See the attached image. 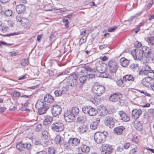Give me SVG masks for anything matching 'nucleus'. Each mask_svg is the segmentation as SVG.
<instances>
[{
    "label": "nucleus",
    "mask_w": 154,
    "mask_h": 154,
    "mask_svg": "<svg viewBox=\"0 0 154 154\" xmlns=\"http://www.w3.org/2000/svg\"><path fill=\"white\" fill-rule=\"evenodd\" d=\"M106 137V135L103 132H97L94 134V139L97 143H101L105 141Z\"/></svg>",
    "instance_id": "2"
},
{
    "label": "nucleus",
    "mask_w": 154,
    "mask_h": 154,
    "mask_svg": "<svg viewBox=\"0 0 154 154\" xmlns=\"http://www.w3.org/2000/svg\"><path fill=\"white\" fill-rule=\"evenodd\" d=\"M12 11L10 10H6L4 12V14L5 16L7 17H9L11 15Z\"/></svg>",
    "instance_id": "47"
},
{
    "label": "nucleus",
    "mask_w": 154,
    "mask_h": 154,
    "mask_svg": "<svg viewBox=\"0 0 154 154\" xmlns=\"http://www.w3.org/2000/svg\"><path fill=\"white\" fill-rule=\"evenodd\" d=\"M97 125L95 122H93L90 125V127L91 129L94 130L97 128Z\"/></svg>",
    "instance_id": "51"
},
{
    "label": "nucleus",
    "mask_w": 154,
    "mask_h": 154,
    "mask_svg": "<svg viewBox=\"0 0 154 154\" xmlns=\"http://www.w3.org/2000/svg\"><path fill=\"white\" fill-rule=\"evenodd\" d=\"M101 148L103 154H110L113 150L112 146L106 144H103Z\"/></svg>",
    "instance_id": "7"
},
{
    "label": "nucleus",
    "mask_w": 154,
    "mask_h": 154,
    "mask_svg": "<svg viewBox=\"0 0 154 154\" xmlns=\"http://www.w3.org/2000/svg\"><path fill=\"white\" fill-rule=\"evenodd\" d=\"M45 105H46L42 101L40 100H38L36 104L35 105V107L38 109H41L42 107L44 106Z\"/></svg>",
    "instance_id": "33"
},
{
    "label": "nucleus",
    "mask_w": 154,
    "mask_h": 154,
    "mask_svg": "<svg viewBox=\"0 0 154 154\" xmlns=\"http://www.w3.org/2000/svg\"><path fill=\"white\" fill-rule=\"evenodd\" d=\"M142 45V44L140 42L138 41H136L134 44V47L136 48L140 47Z\"/></svg>",
    "instance_id": "56"
},
{
    "label": "nucleus",
    "mask_w": 154,
    "mask_h": 154,
    "mask_svg": "<svg viewBox=\"0 0 154 154\" xmlns=\"http://www.w3.org/2000/svg\"><path fill=\"white\" fill-rule=\"evenodd\" d=\"M84 66V70H85L86 71L91 72H95L96 71V69H95V68L92 69L89 66H86L85 65Z\"/></svg>",
    "instance_id": "37"
},
{
    "label": "nucleus",
    "mask_w": 154,
    "mask_h": 154,
    "mask_svg": "<svg viewBox=\"0 0 154 154\" xmlns=\"http://www.w3.org/2000/svg\"><path fill=\"white\" fill-rule=\"evenodd\" d=\"M104 64L102 63L99 61H97L95 63V69H96V71H97L100 73H102L106 69V67L104 66Z\"/></svg>",
    "instance_id": "11"
},
{
    "label": "nucleus",
    "mask_w": 154,
    "mask_h": 154,
    "mask_svg": "<svg viewBox=\"0 0 154 154\" xmlns=\"http://www.w3.org/2000/svg\"><path fill=\"white\" fill-rule=\"evenodd\" d=\"M142 114V111L140 109H135L132 112V115L134 118L137 119Z\"/></svg>",
    "instance_id": "18"
},
{
    "label": "nucleus",
    "mask_w": 154,
    "mask_h": 154,
    "mask_svg": "<svg viewBox=\"0 0 154 154\" xmlns=\"http://www.w3.org/2000/svg\"><path fill=\"white\" fill-rule=\"evenodd\" d=\"M105 90L104 86L100 85H94L92 89L93 92L98 96L101 95L104 93Z\"/></svg>",
    "instance_id": "4"
},
{
    "label": "nucleus",
    "mask_w": 154,
    "mask_h": 154,
    "mask_svg": "<svg viewBox=\"0 0 154 154\" xmlns=\"http://www.w3.org/2000/svg\"><path fill=\"white\" fill-rule=\"evenodd\" d=\"M86 119V117L85 115L80 114L77 118V121L80 123H83L85 122Z\"/></svg>",
    "instance_id": "23"
},
{
    "label": "nucleus",
    "mask_w": 154,
    "mask_h": 154,
    "mask_svg": "<svg viewBox=\"0 0 154 154\" xmlns=\"http://www.w3.org/2000/svg\"><path fill=\"white\" fill-rule=\"evenodd\" d=\"M79 76L88 77V74L85 70H82L79 72Z\"/></svg>",
    "instance_id": "45"
},
{
    "label": "nucleus",
    "mask_w": 154,
    "mask_h": 154,
    "mask_svg": "<svg viewBox=\"0 0 154 154\" xmlns=\"http://www.w3.org/2000/svg\"><path fill=\"white\" fill-rule=\"evenodd\" d=\"M35 145H41V146L42 148L43 149L44 148V146L42 145L41 143L39 140H35Z\"/></svg>",
    "instance_id": "62"
},
{
    "label": "nucleus",
    "mask_w": 154,
    "mask_h": 154,
    "mask_svg": "<svg viewBox=\"0 0 154 154\" xmlns=\"http://www.w3.org/2000/svg\"><path fill=\"white\" fill-rule=\"evenodd\" d=\"M70 111L75 117L79 113V110L77 107H73Z\"/></svg>",
    "instance_id": "31"
},
{
    "label": "nucleus",
    "mask_w": 154,
    "mask_h": 154,
    "mask_svg": "<svg viewBox=\"0 0 154 154\" xmlns=\"http://www.w3.org/2000/svg\"><path fill=\"white\" fill-rule=\"evenodd\" d=\"M101 100V99L100 98H97L96 97L91 99V101L94 104H99L100 103Z\"/></svg>",
    "instance_id": "41"
},
{
    "label": "nucleus",
    "mask_w": 154,
    "mask_h": 154,
    "mask_svg": "<svg viewBox=\"0 0 154 154\" xmlns=\"http://www.w3.org/2000/svg\"><path fill=\"white\" fill-rule=\"evenodd\" d=\"M151 79L148 77H145L143 79L141 83L146 87H148L150 85V82Z\"/></svg>",
    "instance_id": "25"
},
{
    "label": "nucleus",
    "mask_w": 154,
    "mask_h": 154,
    "mask_svg": "<svg viewBox=\"0 0 154 154\" xmlns=\"http://www.w3.org/2000/svg\"><path fill=\"white\" fill-rule=\"evenodd\" d=\"M43 138L44 139H47L48 137V133L47 131H44L42 133Z\"/></svg>",
    "instance_id": "46"
},
{
    "label": "nucleus",
    "mask_w": 154,
    "mask_h": 154,
    "mask_svg": "<svg viewBox=\"0 0 154 154\" xmlns=\"http://www.w3.org/2000/svg\"><path fill=\"white\" fill-rule=\"evenodd\" d=\"M123 80L125 82L129 81L132 82L134 80L133 76L131 75H127L124 76L123 77Z\"/></svg>",
    "instance_id": "26"
},
{
    "label": "nucleus",
    "mask_w": 154,
    "mask_h": 154,
    "mask_svg": "<svg viewBox=\"0 0 154 154\" xmlns=\"http://www.w3.org/2000/svg\"><path fill=\"white\" fill-rule=\"evenodd\" d=\"M56 34V32H52L51 33L50 35L49 36L50 40L51 42H53L55 40V35Z\"/></svg>",
    "instance_id": "44"
},
{
    "label": "nucleus",
    "mask_w": 154,
    "mask_h": 154,
    "mask_svg": "<svg viewBox=\"0 0 154 154\" xmlns=\"http://www.w3.org/2000/svg\"><path fill=\"white\" fill-rule=\"evenodd\" d=\"M122 97V95L120 93H116L111 95L109 98V100L111 101H118Z\"/></svg>",
    "instance_id": "12"
},
{
    "label": "nucleus",
    "mask_w": 154,
    "mask_h": 154,
    "mask_svg": "<svg viewBox=\"0 0 154 154\" xmlns=\"http://www.w3.org/2000/svg\"><path fill=\"white\" fill-rule=\"evenodd\" d=\"M139 137L138 136H133L132 139V141L136 143H137L139 141Z\"/></svg>",
    "instance_id": "53"
},
{
    "label": "nucleus",
    "mask_w": 154,
    "mask_h": 154,
    "mask_svg": "<svg viewBox=\"0 0 154 154\" xmlns=\"http://www.w3.org/2000/svg\"><path fill=\"white\" fill-rule=\"evenodd\" d=\"M148 39L150 44L152 45H153L154 44L153 36H152L150 37H148Z\"/></svg>",
    "instance_id": "58"
},
{
    "label": "nucleus",
    "mask_w": 154,
    "mask_h": 154,
    "mask_svg": "<svg viewBox=\"0 0 154 154\" xmlns=\"http://www.w3.org/2000/svg\"><path fill=\"white\" fill-rule=\"evenodd\" d=\"M134 127L138 131H140L143 129V126L139 121H136L134 124Z\"/></svg>",
    "instance_id": "34"
},
{
    "label": "nucleus",
    "mask_w": 154,
    "mask_h": 154,
    "mask_svg": "<svg viewBox=\"0 0 154 154\" xmlns=\"http://www.w3.org/2000/svg\"><path fill=\"white\" fill-rule=\"evenodd\" d=\"M49 109V106L47 105H45L41 109H38V113L40 115H42L45 113Z\"/></svg>",
    "instance_id": "28"
},
{
    "label": "nucleus",
    "mask_w": 154,
    "mask_h": 154,
    "mask_svg": "<svg viewBox=\"0 0 154 154\" xmlns=\"http://www.w3.org/2000/svg\"><path fill=\"white\" fill-rule=\"evenodd\" d=\"M28 61L26 59H23L21 62V65L24 66H26V65L28 64Z\"/></svg>",
    "instance_id": "50"
},
{
    "label": "nucleus",
    "mask_w": 154,
    "mask_h": 154,
    "mask_svg": "<svg viewBox=\"0 0 154 154\" xmlns=\"http://www.w3.org/2000/svg\"><path fill=\"white\" fill-rule=\"evenodd\" d=\"M44 101L47 103H51L54 100V99L52 96L50 94L46 95L44 98Z\"/></svg>",
    "instance_id": "29"
},
{
    "label": "nucleus",
    "mask_w": 154,
    "mask_h": 154,
    "mask_svg": "<svg viewBox=\"0 0 154 154\" xmlns=\"http://www.w3.org/2000/svg\"><path fill=\"white\" fill-rule=\"evenodd\" d=\"M141 49L142 50H143V54L144 56L146 58L150 56L151 52L149 51L150 49L149 48L144 46Z\"/></svg>",
    "instance_id": "19"
},
{
    "label": "nucleus",
    "mask_w": 154,
    "mask_h": 154,
    "mask_svg": "<svg viewBox=\"0 0 154 154\" xmlns=\"http://www.w3.org/2000/svg\"><path fill=\"white\" fill-rule=\"evenodd\" d=\"M117 26H114L113 27L110 28L108 30L109 32H113L115 31V30L117 28Z\"/></svg>",
    "instance_id": "60"
},
{
    "label": "nucleus",
    "mask_w": 154,
    "mask_h": 154,
    "mask_svg": "<svg viewBox=\"0 0 154 154\" xmlns=\"http://www.w3.org/2000/svg\"><path fill=\"white\" fill-rule=\"evenodd\" d=\"M16 10L18 14H20L23 12L26 9L25 6L23 5H17L16 8Z\"/></svg>",
    "instance_id": "22"
},
{
    "label": "nucleus",
    "mask_w": 154,
    "mask_h": 154,
    "mask_svg": "<svg viewBox=\"0 0 154 154\" xmlns=\"http://www.w3.org/2000/svg\"><path fill=\"white\" fill-rule=\"evenodd\" d=\"M64 116L66 121L68 122L72 121L75 117V116L71 113L70 111L65 113Z\"/></svg>",
    "instance_id": "14"
},
{
    "label": "nucleus",
    "mask_w": 154,
    "mask_h": 154,
    "mask_svg": "<svg viewBox=\"0 0 154 154\" xmlns=\"http://www.w3.org/2000/svg\"><path fill=\"white\" fill-rule=\"evenodd\" d=\"M144 69L140 70L139 72L140 75H148L149 72L151 71V68L147 65L144 67Z\"/></svg>",
    "instance_id": "17"
},
{
    "label": "nucleus",
    "mask_w": 154,
    "mask_h": 154,
    "mask_svg": "<svg viewBox=\"0 0 154 154\" xmlns=\"http://www.w3.org/2000/svg\"><path fill=\"white\" fill-rule=\"evenodd\" d=\"M81 149L82 151L85 153H88L90 150V147L85 144H83L81 146Z\"/></svg>",
    "instance_id": "30"
},
{
    "label": "nucleus",
    "mask_w": 154,
    "mask_h": 154,
    "mask_svg": "<svg viewBox=\"0 0 154 154\" xmlns=\"http://www.w3.org/2000/svg\"><path fill=\"white\" fill-rule=\"evenodd\" d=\"M8 30V26H1V28L0 29V33H2L6 32Z\"/></svg>",
    "instance_id": "48"
},
{
    "label": "nucleus",
    "mask_w": 154,
    "mask_h": 154,
    "mask_svg": "<svg viewBox=\"0 0 154 154\" xmlns=\"http://www.w3.org/2000/svg\"><path fill=\"white\" fill-rule=\"evenodd\" d=\"M62 21L64 23V25L66 28L69 27V21L67 19H62Z\"/></svg>",
    "instance_id": "57"
},
{
    "label": "nucleus",
    "mask_w": 154,
    "mask_h": 154,
    "mask_svg": "<svg viewBox=\"0 0 154 154\" xmlns=\"http://www.w3.org/2000/svg\"><path fill=\"white\" fill-rule=\"evenodd\" d=\"M100 76L103 78H108L109 74L108 73L105 72L104 71H103L102 73H100Z\"/></svg>",
    "instance_id": "54"
},
{
    "label": "nucleus",
    "mask_w": 154,
    "mask_h": 154,
    "mask_svg": "<svg viewBox=\"0 0 154 154\" xmlns=\"http://www.w3.org/2000/svg\"><path fill=\"white\" fill-rule=\"evenodd\" d=\"M23 18V17H21V14H19L16 17L17 20L19 22H21V20H22Z\"/></svg>",
    "instance_id": "59"
},
{
    "label": "nucleus",
    "mask_w": 154,
    "mask_h": 154,
    "mask_svg": "<svg viewBox=\"0 0 154 154\" xmlns=\"http://www.w3.org/2000/svg\"><path fill=\"white\" fill-rule=\"evenodd\" d=\"M86 127L85 125H82L79 127L77 130L80 134H83L86 131Z\"/></svg>",
    "instance_id": "32"
},
{
    "label": "nucleus",
    "mask_w": 154,
    "mask_h": 154,
    "mask_svg": "<svg viewBox=\"0 0 154 154\" xmlns=\"http://www.w3.org/2000/svg\"><path fill=\"white\" fill-rule=\"evenodd\" d=\"M53 118L52 116H47L46 118L43 121V124L44 125H47L51 123V122L53 121Z\"/></svg>",
    "instance_id": "27"
},
{
    "label": "nucleus",
    "mask_w": 154,
    "mask_h": 154,
    "mask_svg": "<svg viewBox=\"0 0 154 154\" xmlns=\"http://www.w3.org/2000/svg\"><path fill=\"white\" fill-rule=\"evenodd\" d=\"M125 129L124 127L120 126L115 128L113 130L115 134L118 135H121L122 134L123 130Z\"/></svg>",
    "instance_id": "20"
},
{
    "label": "nucleus",
    "mask_w": 154,
    "mask_h": 154,
    "mask_svg": "<svg viewBox=\"0 0 154 154\" xmlns=\"http://www.w3.org/2000/svg\"><path fill=\"white\" fill-rule=\"evenodd\" d=\"M123 81V80L122 79H120L117 81H116L117 85L121 87H124L125 85V82Z\"/></svg>",
    "instance_id": "40"
},
{
    "label": "nucleus",
    "mask_w": 154,
    "mask_h": 154,
    "mask_svg": "<svg viewBox=\"0 0 154 154\" xmlns=\"http://www.w3.org/2000/svg\"><path fill=\"white\" fill-rule=\"evenodd\" d=\"M108 111L107 110L105 109H104L102 111H101L100 113V115L102 116H105L108 114Z\"/></svg>",
    "instance_id": "55"
},
{
    "label": "nucleus",
    "mask_w": 154,
    "mask_h": 154,
    "mask_svg": "<svg viewBox=\"0 0 154 154\" xmlns=\"http://www.w3.org/2000/svg\"><path fill=\"white\" fill-rule=\"evenodd\" d=\"M35 130L37 131H39L42 130V126L41 124H38L35 128Z\"/></svg>",
    "instance_id": "61"
},
{
    "label": "nucleus",
    "mask_w": 154,
    "mask_h": 154,
    "mask_svg": "<svg viewBox=\"0 0 154 154\" xmlns=\"http://www.w3.org/2000/svg\"><path fill=\"white\" fill-rule=\"evenodd\" d=\"M78 79V77L76 74L73 73L64 80V81L68 86L74 87L77 85Z\"/></svg>",
    "instance_id": "1"
},
{
    "label": "nucleus",
    "mask_w": 154,
    "mask_h": 154,
    "mask_svg": "<svg viewBox=\"0 0 154 154\" xmlns=\"http://www.w3.org/2000/svg\"><path fill=\"white\" fill-rule=\"evenodd\" d=\"M21 22L24 26L26 25V26H28L29 25V20L28 19L26 18L23 17Z\"/></svg>",
    "instance_id": "39"
},
{
    "label": "nucleus",
    "mask_w": 154,
    "mask_h": 154,
    "mask_svg": "<svg viewBox=\"0 0 154 154\" xmlns=\"http://www.w3.org/2000/svg\"><path fill=\"white\" fill-rule=\"evenodd\" d=\"M119 61L121 65L124 67H127L129 63V61L125 57L121 58Z\"/></svg>",
    "instance_id": "24"
},
{
    "label": "nucleus",
    "mask_w": 154,
    "mask_h": 154,
    "mask_svg": "<svg viewBox=\"0 0 154 154\" xmlns=\"http://www.w3.org/2000/svg\"><path fill=\"white\" fill-rule=\"evenodd\" d=\"M51 111L53 115L54 116L59 115L62 111L61 106L57 105L53 106Z\"/></svg>",
    "instance_id": "9"
},
{
    "label": "nucleus",
    "mask_w": 154,
    "mask_h": 154,
    "mask_svg": "<svg viewBox=\"0 0 154 154\" xmlns=\"http://www.w3.org/2000/svg\"><path fill=\"white\" fill-rule=\"evenodd\" d=\"M10 95L13 97H19L21 95L20 93L15 90L14 91L10 93Z\"/></svg>",
    "instance_id": "35"
},
{
    "label": "nucleus",
    "mask_w": 154,
    "mask_h": 154,
    "mask_svg": "<svg viewBox=\"0 0 154 154\" xmlns=\"http://www.w3.org/2000/svg\"><path fill=\"white\" fill-rule=\"evenodd\" d=\"M89 111V112L88 114L90 116H95L97 112V111L91 106H90V110Z\"/></svg>",
    "instance_id": "38"
},
{
    "label": "nucleus",
    "mask_w": 154,
    "mask_h": 154,
    "mask_svg": "<svg viewBox=\"0 0 154 154\" xmlns=\"http://www.w3.org/2000/svg\"><path fill=\"white\" fill-rule=\"evenodd\" d=\"M80 142V139L77 138H70L68 141V142L70 145L74 146L78 145Z\"/></svg>",
    "instance_id": "15"
},
{
    "label": "nucleus",
    "mask_w": 154,
    "mask_h": 154,
    "mask_svg": "<svg viewBox=\"0 0 154 154\" xmlns=\"http://www.w3.org/2000/svg\"><path fill=\"white\" fill-rule=\"evenodd\" d=\"M43 149L40 150V151L37 152L35 154H47V152L43 150Z\"/></svg>",
    "instance_id": "64"
},
{
    "label": "nucleus",
    "mask_w": 154,
    "mask_h": 154,
    "mask_svg": "<svg viewBox=\"0 0 154 154\" xmlns=\"http://www.w3.org/2000/svg\"><path fill=\"white\" fill-rule=\"evenodd\" d=\"M16 147L17 149L20 152L23 151L24 148L27 149L28 150L31 149V145L30 143H23L21 142L17 143Z\"/></svg>",
    "instance_id": "8"
},
{
    "label": "nucleus",
    "mask_w": 154,
    "mask_h": 154,
    "mask_svg": "<svg viewBox=\"0 0 154 154\" xmlns=\"http://www.w3.org/2000/svg\"><path fill=\"white\" fill-rule=\"evenodd\" d=\"M131 54L135 60H141L143 57V50L141 49L137 48L132 50Z\"/></svg>",
    "instance_id": "3"
},
{
    "label": "nucleus",
    "mask_w": 154,
    "mask_h": 154,
    "mask_svg": "<svg viewBox=\"0 0 154 154\" xmlns=\"http://www.w3.org/2000/svg\"><path fill=\"white\" fill-rule=\"evenodd\" d=\"M66 88L63 87L61 88L57 89L54 91V94L56 97H59L61 96L65 93L66 90Z\"/></svg>",
    "instance_id": "16"
},
{
    "label": "nucleus",
    "mask_w": 154,
    "mask_h": 154,
    "mask_svg": "<svg viewBox=\"0 0 154 154\" xmlns=\"http://www.w3.org/2000/svg\"><path fill=\"white\" fill-rule=\"evenodd\" d=\"M90 106H84L82 108L83 112L85 114H88L90 110Z\"/></svg>",
    "instance_id": "36"
},
{
    "label": "nucleus",
    "mask_w": 154,
    "mask_h": 154,
    "mask_svg": "<svg viewBox=\"0 0 154 154\" xmlns=\"http://www.w3.org/2000/svg\"><path fill=\"white\" fill-rule=\"evenodd\" d=\"M54 141L57 144H59L61 146L63 144L64 140L63 138L60 135H57L55 138Z\"/></svg>",
    "instance_id": "21"
},
{
    "label": "nucleus",
    "mask_w": 154,
    "mask_h": 154,
    "mask_svg": "<svg viewBox=\"0 0 154 154\" xmlns=\"http://www.w3.org/2000/svg\"><path fill=\"white\" fill-rule=\"evenodd\" d=\"M48 153L49 154H55V150L53 147H50L48 149Z\"/></svg>",
    "instance_id": "52"
},
{
    "label": "nucleus",
    "mask_w": 154,
    "mask_h": 154,
    "mask_svg": "<svg viewBox=\"0 0 154 154\" xmlns=\"http://www.w3.org/2000/svg\"><path fill=\"white\" fill-rule=\"evenodd\" d=\"M150 71L149 72L148 77L151 80L154 79V70H152L151 68Z\"/></svg>",
    "instance_id": "42"
},
{
    "label": "nucleus",
    "mask_w": 154,
    "mask_h": 154,
    "mask_svg": "<svg viewBox=\"0 0 154 154\" xmlns=\"http://www.w3.org/2000/svg\"><path fill=\"white\" fill-rule=\"evenodd\" d=\"M120 119L123 122H127L129 121L130 118L124 112L121 111L119 112Z\"/></svg>",
    "instance_id": "13"
},
{
    "label": "nucleus",
    "mask_w": 154,
    "mask_h": 154,
    "mask_svg": "<svg viewBox=\"0 0 154 154\" xmlns=\"http://www.w3.org/2000/svg\"><path fill=\"white\" fill-rule=\"evenodd\" d=\"M104 123L106 126L110 128L114 126L115 122L113 118L110 116H108L105 118Z\"/></svg>",
    "instance_id": "10"
},
{
    "label": "nucleus",
    "mask_w": 154,
    "mask_h": 154,
    "mask_svg": "<svg viewBox=\"0 0 154 154\" xmlns=\"http://www.w3.org/2000/svg\"><path fill=\"white\" fill-rule=\"evenodd\" d=\"M46 73L50 76H51L53 75H54L53 72L52 70L50 69H48Z\"/></svg>",
    "instance_id": "63"
},
{
    "label": "nucleus",
    "mask_w": 154,
    "mask_h": 154,
    "mask_svg": "<svg viewBox=\"0 0 154 154\" xmlns=\"http://www.w3.org/2000/svg\"><path fill=\"white\" fill-rule=\"evenodd\" d=\"M70 144L69 143H66L64 141L63 144L60 146L61 147H63L66 149H68Z\"/></svg>",
    "instance_id": "49"
},
{
    "label": "nucleus",
    "mask_w": 154,
    "mask_h": 154,
    "mask_svg": "<svg viewBox=\"0 0 154 154\" xmlns=\"http://www.w3.org/2000/svg\"><path fill=\"white\" fill-rule=\"evenodd\" d=\"M108 64L110 72L116 73L118 68V64L116 62L113 60H111L109 61Z\"/></svg>",
    "instance_id": "6"
},
{
    "label": "nucleus",
    "mask_w": 154,
    "mask_h": 154,
    "mask_svg": "<svg viewBox=\"0 0 154 154\" xmlns=\"http://www.w3.org/2000/svg\"><path fill=\"white\" fill-rule=\"evenodd\" d=\"M51 130L56 132H60L63 131L64 128L63 124L61 122H55L51 125Z\"/></svg>",
    "instance_id": "5"
},
{
    "label": "nucleus",
    "mask_w": 154,
    "mask_h": 154,
    "mask_svg": "<svg viewBox=\"0 0 154 154\" xmlns=\"http://www.w3.org/2000/svg\"><path fill=\"white\" fill-rule=\"evenodd\" d=\"M79 77L80 82L83 84L85 83L87 79H88V77L79 76Z\"/></svg>",
    "instance_id": "43"
}]
</instances>
